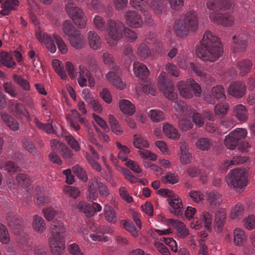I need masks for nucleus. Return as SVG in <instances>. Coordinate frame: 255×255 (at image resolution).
<instances>
[{
    "instance_id": "obj_1",
    "label": "nucleus",
    "mask_w": 255,
    "mask_h": 255,
    "mask_svg": "<svg viewBox=\"0 0 255 255\" xmlns=\"http://www.w3.org/2000/svg\"><path fill=\"white\" fill-rule=\"evenodd\" d=\"M196 52L200 58L213 62L222 55L223 49L218 38L211 32L206 31L201 44L196 48Z\"/></svg>"
},
{
    "instance_id": "obj_2",
    "label": "nucleus",
    "mask_w": 255,
    "mask_h": 255,
    "mask_svg": "<svg viewBox=\"0 0 255 255\" xmlns=\"http://www.w3.org/2000/svg\"><path fill=\"white\" fill-rule=\"evenodd\" d=\"M107 30L108 35L106 36V39L111 45L114 44L115 41L122 37V30H124V35L128 40L133 41L137 38L136 34L133 31L128 28H125L123 23L120 21L109 20Z\"/></svg>"
},
{
    "instance_id": "obj_3",
    "label": "nucleus",
    "mask_w": 255,
    "mask_h": 255,
    "mask_svg": "<svg viewBox=\"0 0 255 255\" xmlns=\"http://www.w3.org/2000/svg\"><path fill=\"white\" fill-rule=\"evenodd\" d=\"M198 27V18L195 12L186 13L183 19L177 20L174 29L177 36L184 37L190 32H195Z\"/></svg>"
},
{
    "instance_id": "obj_4",
    "label": "nucleus",
    "mask_w": 255,
    "mask_h": 255,
    "mask_svg": "<svg viewBox=\"0 0 255 255\" xmlns=\"http://www.w3.org/2000/svg\"><path fill=\"white\" fill-rule=\"evenodd\" d=\"M228 185L237 192H242L248 185L245 169L236 168L230 171L226 177Z\"/></svg>"
},
{
    "instance_id": "obj_5",
    "label": "nucleus",
    "mask_w": 255,
    "mask_h": 255,
    "mask_svg": "<svg viewBox=\"0 0 255 255\" xmlns=\"http://www.w3.org/2000/svg\"><path fill=\"white\" fill-rule=\"evenodd\" d=\"M177 87L180 95L186 99L192 98L193 94L199 97L202 92L200 85L192 78L187 79L185 81H179Z\"/></svg>"
},
{
    "instance_id": "obj_6",
    "label": "nucleus",
    "mask_w": 255,
    "mask_h": 255,
    "mask_svg": "<svg viewBox=\"0 0 255 255\" xmlns=\"http://www.w3.org/2000/svg\"><path fill=\"white\" fill-rule=\"evenodd\" d=\"M66 2L65 9L69 17L80 28L85 27L87 19L82 9L76 6L72 0H65Z\"/></svg>"
},
{
    "instance_id": "obj_7",
    "label": "nucleus",
    "mask_w": 255,
    "mask_h": 255,
    "mask_svg": "<svg viewBox=\"0 0 255 255\" xmlns=\"http://www.w3.org/2000/svg\"><path fill=\"white\" fill-rule=\"evenodd\" d=\"M121 72L120 67L118 65L112 68L106 75L107 80L117 89L122 90L126 88V82L118 75Z\"/></svg>"
},
{
    "instance_id": "obj_8",
    "label": "nucleus",
    "mask_w": 255,
    "mask_h": 255,
    "mask_svg": "<svg viewBox=\"0 0 255 255\" xmlns=\"http://www.w3.org/2000/svg\"><path fill=\"white\" fill-rule=\"evenodd\" d=\"M126 23L131 28H138L143 24L142 17L135 10H128L124 14Z\"/></svg>"
},
{
    "instance_id": "obj_9",
    "label": "nucleus",
    "mask_w": 255,
    "mask_h": 255,
    "mask_svg": "<svg viewBox=\"0 0 255 255\" xmlns=\"http://www.w3.org/2000/svg\"><path fill=\"white\" fill-rule=\"evenodd\" d=\"M209 18L212 22L225 26H231L234 24V17L228 14L223 15L220 13L211 12Z\"/></svg>"
},
{
    "instance_id": "obj_10",
    "label": "nucleus",
    "mask_w": 255,
    "mask_h": 255,
    "mask_svg": "<svg viewBox=\"0 0 255 255\" xmlns=\"http://www.w3.org/2000/svg\"><path fill=\"white\" fill-rule=\"evenodd\" d=\"M51 252L54 255H61L65 250V241L61 238H49Z\"/></svg>"
},
{
    "instance_id": "obj_11",
    "label": "nucleus",
    "mask_w": 255,
    "mask_h": 255,
    "mask_svg": "<svg viewBox=\"0 0 255 255\" xmlns=\"http://www.w3.org/2000/svg\"><path fill=\"white\" fill-rule=\"evenodd\" d=\"M226 221V212L225 209L217 210L215 214L214 229L217 233H221Z\"/></svg>"
},
{
    "instance_id": "obj_12",
    "label": "nucleus",
    "mask_w": 255,
    "mask_h": 255,
    "mask_svg": "<svg viewBox=\"0 0 255 255\" xmlns=\"http://www.w3.org/2000/svg\"><path fill=\"white\" fill-rule=\"evenodd\" d=\"M50 230L51 236L49 238L65 239L66 229L62 222L54 221L50 225Z\"/></svg>"
},
{
    "instance_id": "obj_13",
    "label": "nucleus",
    "mask_w": 255,
    "mask_h": 255,
    "mask_svg": "<svg viewBox=\"0 0 255 255\" xmlns=\"http://www.w3.org/2000/svg\"><path fill=\"white\" fill-rule=\"evenodd\" d=\"M167 202L171 208V212L175 215H179L181 213L183 206L181 199L179 196L174 194L167 199Z\"/></svg>"
},
{
    "instance_id": "obj_14",
    "label": "nucleus",
    "mask_w": 255,
    "mask_h": 255,
    "mask_svg": "<svg viewBox=\"0 0 255 255\" xmlns=\"http://www.w3.org/2000/svg\"><path fill=\"white\" fill-rule=\"evenodd\" d=\"M246 84L242 82H234L229 87V94L233 97L241 98L246 93Z\"/></svg>"
},
{
    "instance_id": "obj_15",
    "label": "nucleus",
    "mask_w": 255,
    "mask_h": 255,
    "mask_svg": "<svg viewBox=\"0 0 255 255\" xmlns=\"http://www.w3.org/2000/svg\"><path fill=\"white\" fill-rule=\"evenodd\" d=\"M163 95L167 99L174 100L177 99L178 95L175 91L174 84L171 81H168L166 84L159 87Z\"/></svg>"
},
{
    "instance_id": "obj_16",
    "label": "nucleus",
    "mask_w": 255,
    "mask_h": 255,
    "mask_svg": "<svg viewBox=\"0 0 255 255\" xmlns=\"http://www.w3.org/2000/svg\"><path fill=\"white\" fill-rule=\"evenodd\" d=\"M188 143L185 141L180 142V152L178 153L179 160L182 164H188L191 162V154L189 152Z\"/></svg>"
},
{
    "instance_id": "obj_17",
    "label": "nucleus",
    "mask_w": 255,
    "mask_h": 255,
    "mask_svg": "<svg viewBox=\"0 0 255 255\" xmlns=\"http://www.w3.org/2000/svg\"><path fill=\"white\" fill-rule=\"evenodd\" d=\"M206 196L207 202L211 207L219 206L223 201L221 194L216 191H207Z\"/></svg>"
},
{
    "instance_id": "obj_18",
    "label": "nucleus",
    "mask_w": 255,
    "mask_h": 255,
    "mask_svg": "<svg viewBox=\"0 0 255 255\" xmlns=\"http://www.w3.org/2000/svg\"><path fill=\"white\" fill-rule=\"evenodd\" d=\"M133 70L134 75L141 79L146 78L149 74L147 67L144 64L138 62L134 63Z\"/></svg>"
},
{
    "instance_id": "obj_19",
    "label": "nucleus",
    "mask_w": 255,
    "mask_h": 255,
    "mask_svg": "<svg viewBox=\"0 0 255 255\" xmlns=\"http://www.w3.org/2000/svg\"><path fill=\"white\" fill-rule=\"evenodd\" d=\"M162 130L165 135L169 138L177 140L180 137V133L178 130L169 123L163 125Z\"/></svg>"
},
{
    "instance_id": "obj_20",
    "label": "nucleus",
    "mask_w": 255,
    "mask_h": 255,
    "mask_svg": "<svg viewBox=\"0 0 255 255\" xmlns=\"http://www.w3.org/2000/svg\"><path fill=\"white\" fill-rule=\"evenodd\" d=\"M19 2L18 0H5L1 5L2 8L0 13L2 15H7L12 10L17 9Z\"/></svg>"
},
{
    "instance_id": "obj_21",
    "label": "nucleus",
    "mask_w": 255,
    "mask_h": 255,
    "mask_svg": "<svg viewBox=\"0 0 255 255\" xmlns=\"http://www.w3.org/2000/svg\"><path fill=\"white\" fill-rule=\"evenodd\" d=\"M234 115L240 122H245L248 119V110L246 107L242 105L239 104L233 107Z\"/></svg>"
},
{
    "instance_id": "obj_22",
    "label": "nucleus",
    "mask_w": 255,
    "mask_h": 255,
    "mask_svg": "<svg viewBox=\"0 0 255 255\" xmlns=\"http://www.w3.org/2000/svg\"><path fill=\"white\" fill-rule=\"evenodd\" d=\"M119 106L120 110L125 114L133 115L135 112V108L133 104L128 100L123 99L119 101Z\"/></svg>"
},
{
    "instance_id": "obj_23",
    "label": "nucleus",
    "mask_w": 255,
    "mask_h": 255,
    "mask_svg": "<svg viewBox=\"0 0 255 255\" xmlns=\"http://www.w3.org/2000/svg\"><path fill=\"white\" fill-rule=\"evenodd\" d=\"M88 41L90 47L94 49H100L102 42L99 35L93 30L90 31L87 34Z\"/></svg>"
},
{
    "instance_id": "obj_24",
    "label": "nucleus",
    "mask_w": 255,
    "mask_h": 255,
    "mask_svg": "<svg viewBox=\"0 0 255 255\" xmlns=\"http://www.w3.org/2000/svg\"><path fill=\"white\" fill-rule=\"evenodd\" d=\"M78 78L77 81L79 86L81 87L87 86V78L91 74V72L83 65L79 66Z\"/></svg>"
},
{
    "instance_id": "obj_25",
    "label": "nucleus",
    "mask_w": 255,
    "mask_h": 255,
    "mask_svg": "<svg viewBox=\"0 0 255 255\" xmlns=\"http://www.w3.org/2000/svg\"><path fill=\"white\" fill-rule=\"evenodd\" d=\"M94 233L90 235V237L93 241H98L100 242L105 243L108 241V237L105 236L104 233L113 234L114 230L113 229H109L108 230L103 233L100 231L99 229H96L94 230Z\"/></svg>"
},
{
    "instance_id": "obj_26",
    "label": "nucleus",
    "mask_w": 255,
    "mask_h": 255,
    "mask_svg": "<svg viewBox=\"0 0 255 255\" xmlns=\"http://www.w3.org/2000/svg\"><path fill=\"white\" fill-rule=\"evenodd\" d=\"M32 226L36 232L42 233L46 230V223L42 217L38 215H35L33 217Z\"/></svg>"
},
{
    "instance_id": "obj_27",
    "label": "nucleus",
    "mask_w": 255,
    "mask_h": 255,
    "mask_svg": "<svg viewBox=\"0 0 255 255\" xmlns=\"http://www.w3.org/2000/svg\"><path fill=\"white\" fill-rule=\"evenodd\" d=\"M68 39L71 45L77 49L83 48L85 45V39L80 33L76 32L69 37Z\"/></svg>"
},
{
    "instance_id": "obj_28",
    "label": "nucleus",
    "mask_w": 255,
    "mask_h": 255,
    "mask_svg": "<svg viewBox=\"0 0 255 255\" xmlns=\"http://www.w3.org/2000/svg\"><path fill=\"white\" fill-rule=\"evenodd\" d=\"M234 244L236 246H242L247 241V236L243 230L236 228L234 231Z\"/></svg>"
},
{
    "instance_id": "obj_29",
    "label": "nucleus",
    "mask_w": 255,
    "mask_h": 255,
    "mask_svg": "<svg viewBox=\"0 0 255 255\" xmlns=\"http://www.w3.org/2000/svg\"><path fill=\"white\" fill-rule=\"evenodd\" d=\"M12 113L16 116L20 118L25 117L27 120H30V116L26 109L22 104L16 103L11 109Z\"/></svg>"
},
{
    "instance_id": "obj_30",
    "label": "nucleus",
    "mask_w": 255,
    "mask_h": 255,
    "mask_svg": "<svg viewBox=\"0 0 255 255\" xmlns=\"http://www.w3.org/2000/svg\"><path fill=\"white\" fill-rule=\"evenodd\" d=\"M76 208L87 217H92L95 214V211L91 206L84 201L78 202Z\"/></svg>"
},
{
    "instance_id": "obj_31",
    "label": "nucleus",
    "mask_w": 255,
    "mask_h": 255,
    "mask_svg": "<svg viewBox=\"0 0 255 255\" xmlns=\"http://www.w3.org/2000/svg\"><path fill=\"white\" fill-rule=\"evenodd\" d=\"M1 117L3 121L12 130H17L19 128V124L18 122L13 118L10 117L5 113L1 114Z\"/></svg>"
},
{
    "instance_id": "obj_32",
    "label": "nucleus",
    "mask_w": 255,
    "mask_h": 255,
    "mask_svg": "<svg viewBox=\"0 0 255 255\" xmlns=\"http://www.w3.org/2000/svg\"><path fill=\"white\" fill-rule=\"evenodd\" d=\"M200 218L205 228L208 231L211 230V225L213 222V215L211 213L208 211H203Z\"/></svg>"
},
{
    "instance_id": "obj_33",
    "label": "nucleus",
    "mask_w": 255,
    "mask_h": 255,
    "mask_svg": "<svg viewBox=\"0 0 255 255\" xmlns=\"http://www.w3.org/2000/svg\"><path fill=\"white\" fill-rule=\"evenodd\" d=\"M97 185L96 184V178L90 180L89 181V187L87 191V198L90 200H96L98 195L97 191Z\"/></svg>"
},
{
    "instance_id": "obj_34",
    "label": "nucleus",
    "mask_w": 255,
    "mask_h": 255,
    "mask_svg": "<svg viewBox=\"0 0 255 255\" xmlns=\"http://www.w3.org/2000/svg\"><path fill=\"white\" fill-rule=\"evenodd\" d=\"M212 141L205 137L199 138L195 142V145L197 149L202 151L208 150L212 145Z\"/></svg>"
},
{
    "instance_id": "obj_35",
    "label": "nucleus",
    "mask_w": 255,
    "mask_h": 255,
    "mask_svg": "<svg viewBox=\"0 0 255 255\" xmlns=\"http://www.w3.org/2000/svg\"><path fill=\"white\" fill-rule=\"evenodd\" d=\"M229 105L227 103H221L214 107V113L216 116L223 117L225 116L229 110Z\"/></svg>"
},
{
    "instance_id": "obj_36",
    "label": "nucleus",
    "mask_w": 255,
    "mask_h": 255,
    "mask_svg": "<svg viewBox=\"0 0 255 255\" xmlns=\"http://www.w3.org/2000/svg\"><path fill=\"white\" fill-rule=\"evenodd\" d=\"M148 116L151 120L154 122L158 123L163 121L165 117L163 112L159 110H151L148 113Z\"/></svg>"
},
{
    "instance_id": "obj_37",
    "label": "nucleus",
    "mask_w": 255,
    "mask_h": 255,
    "mask_svg": "<svg viewBox=\"0 0 255 255\" xmlns=\"http://www.w3.org/2000/svg\"><path fill=\"white\" fill-rule=\"evenodd\" d=\"M104 214L106 220L110 223H115L117 220L116 213L110 206L106 205L104 209Z\"/></svg>"
},
{
    "instance_id": "obj_38",
    "label": "nucleus",
    "mask_w": 255,
    "mask_h": 255,
    "mask_svg": "<svg viewBox=\"0 0 255 255\" xmlns=\"http://www.w3.org/2000/svg\"><path fill=\"white\" fill-rule=\"evenodd\" d=\"M116 146L119 149L118 158L122 161H127L128 155L130 152L129 149L126 145H122L120 142H116Z\"/></svg>"
},
{
    "instance_id": "obj_39",
    "label": "nucleus",
    "mask_w": 255,
    "mask_h": 255,
    "mask_svg": "<svg viewBox=\"0 0 255 255\" xmlns=\"http://www.w3.org/2000/svg\"><path fill=\"white\" fill-rule=\"evenodd\" d=\"M133 143L136 148L142 149L149 147L148 141L139 134H134L133 135Z\"/></svg>"
},
{
    "instance_id": "obj_40",
    "label": "nucleus",
    "mask_w": 255,
    "mask_h": 255,
    "mask_svg": "<svg viewBox=\"0 0 255 255\" xmlns=\"http://www.w3.org/2000/svg\"><path fill=\"white\" fill-rule=\"evenodd\" d=\"M52 66L55 71L63 80H66L67 78L66 73L62 66V63L58 59H54L52 61Z\"/></svg>"
},
{
    "instance_id": "obj_41",
    "label": "nucleus",
    "mask_w": 255,
    "mask_h": 255,
    "mask_svg": "<svg viewBox=\"0 0 255 255\" xmlns=\"http://www.w3.org/2000/svg\"><path fill=\"white\" fill-rule=\"evenodd\" d=\"M42 213L44 214V217L47 221L52 220L57 214H59L61 216L64 215V213L63 212L61 211H56L52 207L43 209Z\"/></svg>"
},
{
    "instance_id": "obj_42",
    "label": "nucleus",
    "mask_w": 255,
    "mask_h": 255,
    "mask_svg": "<svg viewBox=\"0 0 255 255\" xmlns=\"http://www.w3.org/2000/svg\"><path fill=\"white\" fill-rule=\"evenodd\" d=\"M193 122L198 127H202L204 125V119L202 115L197 112L195 110H193L188 114Z\"/></svg>"
},
{
    "instance_id": "obj_43",
    "label": "nucleus",
    "mask_w": 255,
    "mask_h": 255,
    "mask_svg": "<svg viewBox=\"0 0 255 255\" xmlns=\"http://www.w3.org/2000/svg\"><path fill=\"white\" fill-rule=\"evenodd\" d=\"M230 133L238 142L245 139L248 135V131L244 128H237Z\"/></svg>"
},
{
    "instance_id": "obj_44",
    "label": "nucleus",
    "mask_w": 255,
    "mask_h": 255,
    "mask_svg": "<svg viewBox=\"0 0 255 255\" xmlns=\"http://www.w3.org/2000/svg\"><path fill=\"white\" fill-rule=\"evenodd\" d=\"M153 245L156 249L162 255H170L169 250L163 244L162 239H155Z\"/></svg>"
},
{
    "instance_id": "obj_45",
    "label": "nucleus",
    "mask_w": 255,
    "mask_h": 255,
    "mask_svg": "<svg viewBox=\"0 0 255 255\" xmlns=\"http://www.w3.org/2000/svg\"><path fill=\"white\" fill-rule=\"evenodd\" d=\"M213 96L218 100H225L226 98L225 91L223 86L217 85L212 88Z\"/></svg>"
},
{
    "instance_id": "obj_46",
    "label": "nucleus",
    "mask_w": 255,
    "mask_h": 255,
    "mask_svg": "<svg viewBox=\"0 0 255 255\" xmlns=\"http://www.w3.org/2000/svg\"><path fill=\"white\" fill-rule=\"evenodd\" d=\"M175 229L178 237L185 238L190 234L189 229L186 227L185 224L181 221L178 223Z\"/></svg>"
},
{
    "instance_id": "obj_47",
    "label": "nucleus",
    "mask_w": 255,
    "mask_h": 255,
    "mask_svg": "<svg viewBox=\"0 0 255 255\" xmlns=\"http://www.w3.org/2000/svg\"><path fill=\"white\" fill-rule=\"evenodd\" d=\"M252 67V63L249 60H242L238 64V68L242 75H244L249 72Z\"/></svg>"
},
{
    "instance_id": "obj_48",
    "label": "nucleus",
    "mask_w": 255,
    "mask_h": 255,
    "mask_svg": "<svg viewBox=\"0 0 255 255\" xmlns=\"http://www.w3.org/2000/svg\"><path fill=\"white\" fill-rule=\"evenodd\" d=\"M161 181L164 184H174L178 182L179 178L175 174L168 172L161 177Z\"/></svg>"
},
{
    "instance_id": "obj_49",
    "label": "nucleus",
    "mask_w": 255,
    "mask_h": 255,
    "mask_svg": "<svg viewBox=\"0 0 255 255\" xmlns=\"http://www.w3.org/2000/svg\"><path fill=\"white\" fill-rule=\"evenodd\" d=\"M224 143L228 149L234 150L236 148L238 141L229 133L225 136Z\"/></svg>"
},
{
    "instance_id": "obj_50",
    "label": "nucleus",
    "mask_w": 255,
    "mask_h": 255,
    "mask_svg": "<svg viewBox=\"0 0 255 255\" xmlns=\"http://www.w3.org/2000/svg\"><path fill=\"white\" fill-rule=\"evenodd\" d=\"M35 203L38 206H42L51 202L50 199L45 196L42 192L38 193L35 196Z\"/></svg>"
},
{
    "instance_id": "obj_51",
    "label": "nucleus",
    "mask_w": 255,
    "mask_h": 255,
    "mask_svg": "<svg viewBox=\"0 0 255 255\" xmlns=\"http://www.w3.org/2000/svg\"><path fill=\"white\" fill-rule=\"evenodd\" d=\"M53 37L57 45L59 51L63 54H66L68 52V47L61 37L56 34H54Z\"/></svg>"
},
{
    "instance_id": "obj_52",
    "label": "nucleus",
    "mask_w": 255,
    "mask_h": 255,
    "mask_svg": "<svg viewBox=\"0 0 255 255\" xmlns=\"http://www.w3.org/2000/svg\"><path fill=\"white\" fill-rule=\"evenodd\" d=\"M63 192L68 196L75 199L80 195L79 189L74 186H65L63 189Z\"/></svg>"
},
{
    "instance_id": "obj_53",
    "label": "nucleus",
    "mask_w": 255,
    "mask_h": 255,
    "mask_svg": "<svg viewBox=\"0 0 255 255\" xmlns=\"http://www.w3.org/2000/svg\"><path fill=\"white\" fill-rule=\"evenodd\" d=\"M130 4L140 10H145L148 6L147 0H130Z\"/></svg>"
},
{
    "instance_id": "obj_54",
    "label": "nucleus",
    "mask_w": 255,
    "mask_h": 255,
    "mask_svg": "<svg viewBox=\"0 0 255 255\" xmlns=\"http://www.w3.org/2000/svg\"><path fill=\"white\" fill-rule=\"evenodd\" d=\"M62 30L63 33L69 37L76 32L71 22L69 20H65L62 24Z\"/></svg>"
},
{
    "instance_id": "obj_55",
    "label": "nucleus",
    "mask_w": 255,
    "mask_h": 255,
    "mask_svg": "<svg viewBox=\"0 0 255 255\" xmlns=\"http://www.w3.org/2000/svg\"><path fill=\"white\" fill-rule=\"evenodd\" d=\"M34 122L37 128L44 130L47 133H53L54 132V128L51 124H43L40 123L37 119H35Z\"/></svg>"
},
{
    "instance_id": "obj_56",
    "label": "nucleus",
    "mask_w": 255,
    "mask_h": 255,
    "mask_svg": "<svg viewBox=\"0 0 255 255\" xmlns=\"http://www.w3.org/2000/svg\"><path fill=\"white\" fill-rule=\"evenodd\" d=\"M249 159V157L246 156H234L230 161H227L225 162V166H230L231 165L242 164L247 162Z\"/></svg>"
},
{
    "instance_id": "obj_57",
    "label": "nucleus",
    "mask_w": 255,
    "mask_h": 255,
    "mask_svg": "<svg viewBox=\"0 0 255 255\" xmlns=\"http://www.w3.org/2000/svg\"><path fill=\"white\" fill-rule=\"evenodd\" d=\"M4 91L12 97L17 96L15 86L11 82H6L3 84Z\"/></svg>"
},
{
    "instance_id": "obj_58",
    "label": "nucleus",
    "mask_w": 255,
    "mask_h": 255,
    "mask_svg": "<svg viewBox=\"0 0 255 255\" xmlns=\"http://www.w3.org/2000/svg\"><path fill=\"white\" fill-rule=\"evenodd\" d=\"M244 207L241 204H237L232 208L230 217L232 219H235L241 216L244 211Z\"/></svg>"
},
{
    "instance_id": "obj_59",
    "label": "nucleus",
    "mask_w": 255,
    "mask_h": 255,
    "mask_svg": "<svg viewBox=\"0 0 255 255\" xmlns=\"http://www.w3.org/2000/svg\"><path fill=\"white\" fill-rule=\"evenodd\" d=\"M0 242L6 244L9 242V236L6 227L0 224Z\"/></svg>"
},
{
    "instance_id": "obj_60",
    "label": "nucleus",
    "mask_w": 255,
    "mask_h": 255,
    "mask_svg": "<svg viewBox=\"0 0 255 255\" xmlns=\"http://www.w3.org/2000/svg\"><path fill=\"white\" fill-rule=\"evenodd\" d=\"M189 196L194 202L197 203H200L204 200V196L203 194L199 191H191L189 193Z\"/></svg>"
},
{
    "instance_id": "obj_61",
    "label": "nucleus",
    "mask_w": 255,
    "mask_h": 255,
    "mask_svg": "<svg viewBox=\"0 0 255 255\" xmlns=\"http://www.w3.org/2000/svg\"><path fill=\"white\" fill-rule=\"evenodd\" d=\"M124 227L125 229L132 236L136 238L138 236V233L132 222L129 221H124Z\"/></svg>"
},
{
    "instance_id": "obj_62",
    "label": "nucleus",
    "mask_w": 255,
    "mask_h": 255,
    "mask_svg": "<svg viewBox=\"0 0 255 255\" xmlns=\"http://www.w3.org/2000/svg\"><path fill=\"white\" fill-rule=\"evenodd\" d=\"M73 172L80 179L86 181L88 180V177L86 173L85 170L79 166L78 165H75L72 168Z\"/></svg>"
},
{
    "instance_id": "obj_63",
    "label": "nucleus",
    "mask_w": 255,
    "mask_h": 255,
    "mask_svg": "<svg viewBox=\"0 0 255 255\" xmlns=\"http://www.w3.org/2000/svg\"><path fill=\"white\" fill-rule=\"evenodd\" d=\"M18 186H21L22 187H27L30 184V179L28 177L24 174H18L16 179Z\"/></svg>"
},
{
    "instance_id": "obj_64",
    "label": "nucleus",
    "mask_w": 255,
    "mask_h": 255,
    "mask_svg": "<svg viewBox=\"0 0 255 255\" xmlns=\"http://www.w3.org/2000/svg\"><path fill=\"white\" fill-rule=\"evenodd\" d=\"M137 54L142 59H145L151 55V53L146 45L141 44L138 48Z\"/></svg>"
}]
</instances>
